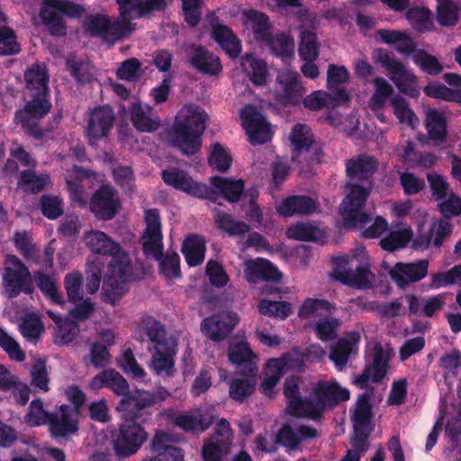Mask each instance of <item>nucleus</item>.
I'll use <instances>...</instances> for the list:
<instances>
[{
	"label": "nucleus",
	"mask_w": 461,
	"mask_h": 461,
	"mask_svg": "<svg viewBox=\"0 0 461 461\" xmlns=\"http://www.w3.org/2000/svg\"><path fill=\"white\" fill-rule=\"evenodd\" d=\"M299 379L287 378L284 384V395L287 402V411L297 417L315 419L328 405L349 399V391L337 382L319 381L311 385L309 395L303 399L300 395Z\"/></svg>",
	"instance_id": "nucleus-1"
},
{
	"label": "nucleus",
	"mask_w": 461,
	"mask_h": 461,
	"mask_svg": "<svg viewBox=\"0 0 461 461\" xmlns=\"http://www.w3.org/2000/svg\"><path fill=\"white\" fill-rule=\"evenodd\" d=\"M86 247L95 254L111 255L112 260L103 285V299L115 304L125 293L124 285L131 277V258L106 233L91 230L85 234Z\"/></svg>",
	"instance_id": "nucleus-2"
},
{
	"label": "nucleus",
	"mask_w": 461,
	"mask_h": 461,
	"mask_svg": "<svg viewBox=\"0 0 461 461\" xmlns=\"http://www.w3.org/2000/svg\"><path fill=\"white\" fill-rule=\"evenodd\" d=\"M119 19L111 22L105 14L88 16L85 21L86 31L91 35L98 36L106 41H115L129 34L132 30L131 23L154 10H161L166 6L165 0H117Z\"/></svg>",
	"instance_id": "nucleus-3"
},
{
	"label": "nucleus",
	"mask_w": 461,
	"mask_h": 461,
	"mask_svg": "<svg viewBox=\"0 0 461 461\" xmlns=\"http://www.w3.org/2000/svg\"><path fill=\"white\" fill-rule=\"evenodd\" d=\"M207 114L196 104H185L176 113L169 134L173 145L186 155L196 153L202 145Z\"/></svg>",
	"instance_id": "nucleus-4"
},
{
	"label": "nucleus",
	"mask_w": 461,
	"mask_h": 461,
	"mask_svg": "<svg viewBox=\"0 0 461 461\" xmlns=\"http://www.w3.org/2000/svg\"><path fill=\"white\" fill-rule=\"evenodd\" d=\"M368 197V189L353 186L343 199L339 206V213L346 228L359 229L366 238L379 237L388 229V222L377 216L370 223L368 215L364 212V206Z\"/></svg>",
	"instance_id": "nucleus-5"
},
{
	"label": "nucleus",
	"mask_w": 461,
	"mask_h": 461,
	"mask_svg": "<svg viewBox=\"0 0 461 461\" xmlns=\"http://www.w3.org/2000/svg\"><path fill=\"white\" fill-rule=\"evenodd\" d=\"M146 228L142 235V248L146 256L153 257L160 262L161 274L168 278L180 276V258L176 253L163 256L161 223L158 212L149 209L145 212Z\"/></svg>",
	"instance_id": "nucleus-6"
},
{
	"label": "nucleus",
	"mask_w": 461,
	"mask_h": 461,
	"mask_svg": "<svg viewBox=\"0 0 461 461\" xmlns=\"http://www.w3.org/2000/svg\"><path fill=\"white\" fill-rule=\"evenodd\" d=\"M366 258V249L358 248L350 254L333 257L331 276L342 284L359 289L372 286L375 276L362 265Z\"/></svg>",
	"instance_id": "nucleus-7"
},
{
	"label": "nucleus",
	"mask_w": 461,
	"mask_h": 461,
	"mask_svg": "<svg viewBox=\"0 0 461 461\" xmlns=\"http://www.w3.org/2000/svg\"><path fill=\"white\" fill-rule=\"evenodd\" d=\"M372 58L375 63L381 65L387 71L389 78L402 94L411 98L420 95V88L417 76L396 59L393 52L378 48L373 51Z\"/></svg>",
	"instance_id": "nucleus-8"
},
{
	"label": "nucleus",
	"mask_w": 461,
	"mask_h": 461,
	"mask_svg": "<svg viewBox=\"0 0 461 461\" xmlns=\"http://www.w3.org/2000/svg\"><path fill=\"white\" fill-rule=\"evenodd\" d=\"M2 277L5 294L9 298L32 292V279L28 267L14 255L5 257Z\"/></svg>",
	"instance_id": "nucleus-9"
},
{
	"label": "nucleus",
	"mask_w": 461,
	"mask_h": 461,
	"mask_svg": "<svg viewBox=\"0 0 461 461\" xmlns=\"http://www.w3.org/2000/svg\"><path fill=\"white\" fill-rule=\"evenodd\" d=\"M84 9L68 0H42V7L40 13L43 23L49 26L51 34H65V27L62 16L80 17Z\"/></svg>",
	"instance_id": "nucleus-10"
},
{
	"label": "nucleus",
	"mask_w": 461,
	"mask_h": 461,
	"mask_svg": "<svg viewBox=\"0 0 461 461\" xmlns=\"http://www.w3.org/2000/svg\"><path fill=\"white\" fill-rule=\"evenodd\" d=\"M303 356L296 350H292L278 358H271L266 364L263 380L260 384L262 393L267 396L276 393V387L288 369L301 368Z\"/></svg>",
	"instance_id": "nucleus-11"
},
{
	"label": "nucleus",
	"mask_w": 461,
	"mask_h": 461,
	"mask_svg": "<svg viewBox=\"0 0 461 461\" xmlns=\"http://www.w3.org/2000/svg\"><path fill=\"white\" fill-rule=\"evenodd\" d=\"M368 347H372L373 350L372 363L366 366L362 375L354 379V384L362 389L367 387L369 382L376 383L385 376L389 368L388 362L394 355L389 346L384 348L378 343H370Z\"/></svg>",
	"instance_id": "nucleus-12"
},
{
	"label": "nucleus",
	"mask_w": 461,
	"mask_h": 461,
	"mask_svg": "<svg viewBox=\"0 0 461 461\" xmlns=\"http://www.w3.org/2000/svg\"><path fill=\"white\" fill-rule=\"evenodd\" d=\"M170 396V393L164 387H157L153 392L136 390L127 394L118 403L116 410L123 416L131 415L143 409L162 402Z\"/></svg>",
	"instance_id": "nucleus-13"
},
{
	"label": "nucleus",
	"mask_w": 461,
	"mask_h": 461,
	"mask_svg": "<svg viewBox=\"0 0 461 461\" xmlns=\"http://www.w3.org/2000/svg\"><path fill=\"white\" fill-rule=\"evenodd\" d=\"M233 433L230 422L226 419L218 420L215 433L208 438L203 447L202 456L204 461H221L222 456L230 450Z\"/></svg>",
	"instance_id": "nucleus-14"
},
{
	"label": "nucleus",
	"mask_w": 461,
	"mask_h": 461,
	"mask_svg": "<svg viewBox=\"0 0 461 461\" xmlns=\"http://www.w3.org/2000/svg\"><path fill=\"white\" fill-rule=\"evenodd\" d=\"M147 438L144 429L136 422L125 420L113 440V449L120 456L135 454Z\"/></svg>",
	"instance_id": "nucleus-15"
},
{
	"label": "nucleus",
	"mask_w": 461,
	"mask_h": 461,
	"mask_svg": "<svg viewBox=\"0 0 461 461\" xmlns=\"http://www.w3.org/2000/svg\"><path fill=\"white\" fill-rule=\"evenodd\" d=\"M240 120L250 143L262 144L271 140V125L254 106L246 105L240 111Z\"/></svg>",
	"instance_id": "nucleus-16"
},
{
	"label": "nucleus",
	"mask_w": 461,
	"mask_h": 461,
	"mask_svg": "<svg viewBox=\"0 0 461 461\" xmlns=\"http://www.w3.org/2000/svg\"><path fill=\"white\" fill-rule=\"evenodd\" d=\"M114 114L108 105L95 108L89 113L86 137L90 145H95L108 136L113 126Z\"/></svg>",
	"instance_id": "nucleus-17"
},
{
	"label": "nucleus",
	"mask_w": 461,
	"mask_h": 461,
	"mask_svg": "<svg viewBox=\"0 0 461 461\" xmlns=\"http://www.w3.org/2000/svg\"><path fill=\"white\" fill-rule=\"evenodd\" d=\"M377 168L376 161L366 156L359 157L350 160L347 164V173L349 177V183L346 186L347 194L353 186L368 189V194L372 189L370 178Z\"/></svg>",
	"instance_id": "nucleus-18"
},
{
	"label": "nucleus",
	"mask_w": 461,
	"mask_h": 461,
	"mask_svg": "<svg viewBox=\"0 0 461 461\" xmlns=\"http://www.w3.org/2000/svg\"><path fill=\"white\" fill-rule=\"evenodd\" d=\"M304 92L296 71L285 68L278 72L275 95L283 104L297 103Z\"/></svg>",
	"instance_id": "nucleus-19"
},
{
	"label": "nucleus",
	"mask_w": 461,
	"mask_h": 461,
	"mask_svg": "<svg viewBox=\"0 0 461 461\" xmlns=\"http://www.w3.org/2000/svg\"><path fill=\"white\" fill-rule=\"evenodd\" d=\"M240 321L237 313L222 312L205 318L201 323L202 332L210 339L220 341L225 339Z\"/></svg>",
	"instance_id": "nucleus-20"
},
{
	"label": "nucleus",
	"mask_w": 461,
	"mask_h": 461,
	"mask_svg": "<svg viewBox=\"0 0 461 461\" xmlns=\"http://www.w3.org/2000/svg\"><path fill=\"white\" fill-rule=\"evenodd\" d=\"M164 182L175 189L197 198L209 196V187L201 182L194 180L185 171L177 168L163 170Z\"/></svg>",
	"instance_id": "nucleus-21"
},
{
	"label": "nucleus",
	"mask_w": 461,
	"mask_h": 461,
	"mask_svg": "<svg viewBox=\"0 0 461 461\" xmlns=\"http://www.w3.org/2000/svg\"><path fill=\"white\" fill-rule=\"evenodd\" d=\"M176 350V342L174 338H167L165 342L155 345V352L150 362V368L162 377L172 376L175 372L174 355Z\"/></svg>",
	"instance_id": "nucleus-22"
},
{
	"label": "nucleus",
	"mask_w": 461,
	"mask_h": 461,
	"mask_svg": "<svg viewBox=\"0 0 461 461\" xmlns=\"http://www.w3.org/2000/svg\"><path fill=\"white\" fill-rule=\"evenodd\" d=\"M79 411L77 408L62 405L50 418V431L55 438H67L78 429Z\"/></svg>",
	"instance_id": "nucleus-23"
},
{
	"label": "nucleus",
	"mask_w": 461,
	"mask_h": 461,
	"mask_svg": "<svg viewBox=\"0 0 461 461\" xmlns=\"http://www.w3.org/2000/svg\"><path fill=\"white\" fill-rule=\"evenodd\" d=\"M120 200L117 193L110 185L99 188L90 201V210L102 220L112 219L118 212Z\"/></svg>",
	"instance_id": "nucleus-24"
},
{
	"label": "nucleus",
	"mask_w": 461,
	"mask_h": 461,
	"mask_svg": "<svg viewBox=\"0 0 461 461\" xmlns=\"http://www.w3.org/2000/svg\"><path fill=\"white\" fill-rule=\"evenodd\" d=\"M50 104L47 95H35L34 98L28 102L23 110L15 113V122L27 131H32L36 122L43 118L50 111Z\"/></svg>",
	"instance_id": "nucleus-25"
},
{
	"label": "nucleus",
	"mask_w": 461,
	"mask_h": 461,
	"mask_svg": "<svg viewBox=\"0 0 461 461\" xmlns=\"http://www.w3.org/2000/svg\"><path fill=\"white\" fill-rule=\"evenodd\" d=\"M428 268L429 261L421 259L413 263H397L389 273L395 284L404 288L411 283L424 278L428 274Z\"/></svg>",
	"instance_id": "nucleus-26"
},
{
	"label": "nucleus",
	"mask_w": 461,
	"mask_h": 461,
	"mask_svg": "<svg viewBox=\"0 0 461 461\" xmlns=\"http://www.w3.org/2000/svg\"><path fill=\"white\" fill-rule=\"evenodd\" d=\"M240 21L248 35L260 42L268 41L271 25L265 14L252 9L244 10L240 13Z\"/></svg>",
	"instance_id": "nucleus-27"
},
{
	"label": "nucleus",
	"mask_w": 461,
	"mask_h": 461,
	"mask_svg": "<svg viewBox=\"0 0 461 461\" xmlns=\"http://www.w3.org/2000/svg\"><path fill=\"white\" fill-rule=\"evenodd\" d=\"M210 195L203 196V198L210 200H215L217 196H222L230 202H235L244 190V183L241 179L216 176L210 178Z\"/></svg>",
	"instance_id": "nucleus-28"
},
{
	"label": "nucleus",
	"mask_w": 461,
	"mask_h": 461,
	"mask_svg": "<svg viewBox=\"0 0 461 461\" xmlns=\"http://www.w3.org/2000/svg\"><path fill=\"white\" fill-rule=\"evenodd\" d=\"M443 78L447 84L456 86L457 89L453 90L442 84L433 83L424 87L425 95L429 97L461 104V75L446 73Z\"/></svg>",
	"instance_id": "nucleus-29"
},
{
	"label": "nucleus",
	"mask_w": 461,
	"mask_h": 461,
	"mask_svg": "<svg viewBox=\"0 0 461 461\" xmlns=\"http://www.w3.org/2000/svg\"><path fill=\"white\" fill-rule=\"evenodd\" d=\"M174 424L185 431L200 433L212 422V416L201 408L181 413L173 419Z\"/></svg>",
	"instance_id": "nucleus-30"
},
{
	"label": "nucleus",
	"mask_w": 461,
	"mask_h": 461,
	"mask_svg": "<svg viewBox=\"0 0 461 461\" xmlns=\"http://www.w3.org/2000/svg\"><path fill=\"white\" fill-rule=\"evenodd\" d=\"M190 65L199 72L207 75H217L221 71L218 57L199 46H192L188 51Z\"/></svg>",
	"instance_id": "nucleus-31"
},
{
	"label": "nucleus",
	"mask_w": 461,
	"mask_h": 461,
	"mask_svg": "<svg viewBox=\"0 0 461 461\" xmlns=\"http://www.w3.org/2000/svg\"><path fill=\"white\" fill-rule=\"evenodd\" d=\"M244 275L250 284L258 280L278 281L282 276L276 267L263 258L247 260L244 263Z\"/></svg>",
	"instance_id": "nucleus-32"
},
{
	"label": "nucleus",
	"mask_w": 461,
	"mask_h": 461,
	"mask_svg": "<svg viewBox=\"0 0 461 461\" xmlns=\"http://www.w3.org/2000/svg\"><path fill=\"white\" fill-rule=\"evenodd\" d=\"M359 340V332L352 331L346 338L339 339L331 348L330 358L338 369L342 370L350 356L357 353Z\"/></svg>",
	"instance_id": "nucleus-33"
},
{
	"label": "nucleus",
	"mask_w": 461,
	"mask_h": 461,
	"mask_svg": "<svg viewBox=\"0 0 461 461\" xmlns=\"http://www.w3.org/2000/svg\"><path fill=\"white\" fill-rule=\"evenodd\" d=\"M375 38L377 41L393 46L403 56H410L415 49L413 40L403 31L381 29L375 32Z\"/></svg>",
	"instance_id": "nucleus-34"
},
{
	"label": "nucleus",
	"mask_w": 461,
	"mask_h": 461,
	"mask_svg": "<svg viewBox=\"0 0 461 461\" xmlns=\"http://www.w3.org/2000/svg\"><path fill=\"white\" fill-rule=\"evenodd\" d=\"M173 441L171 436L164 431H158L152 441V450L155 457L145 458L142 461H184L181 449L171 447L167 443Z\"/></svg>",
	"instance_id": "nucleus-35"
},
{
	"label": "nucleus",
	"mask_w": 461,
	"mask_h": 461,
	"mask_svg": "<svg viewBox=\"0 0 461 461\" xmlns=\"http://www.w3.org/2000/svg\"><path fill=\"white\" fill-rule=\"evenodd\" d=\"M230 361L239 366H244L246 372L258 374L257 356L251 351L249 343L240 339L233 341L229 348Z\"/></svg>",
	"instance_id": "nucleus-36"
},
{
	"label": "nucleus",
	"mask_w": 461,
	"mask_h": 461,
	"mask_svg": "<svg viewBox=\"0 0 461 461\" xmlns=\"http://www.w3.org/2000/svg\"><path fill=\"white\" fill-rule=\"evenodd\" d=\"M92 390L110 388L117 395L125 397L129 393L127 381L115 370L106 369L96 375L89 384Z\"/></svg>",
	"instance_id": "nucleus-37"
},
{
	"label": "nucleus",
	"mask_w": 461,
	"mask_h": 461,
	"mask_svg": "<svg viewBox=\"0 0 461 461\" xmlns=\"http://www.w3.org/2000/svg\"><path fill=\"white\" fill-rule=\"evenodd\" d=\"M0 388L9 392L18 404L24 405L30 398L29 386L12 375L3 365H0Z\"/></svg>",
	"instance_id": "nucleus-38"
},
{
	"label": "nucleus",
	"mask_w": 461,
	"mask_h": 461,
	"mask_svg": "<svg viewBox=\"0 0 461 461\" xmlns=\"http://www.w3.org/2000/svg\"><path fill=\"white\" fill-rule=\"evenodd\" d=\"M424 125L429 140L437 144L445 142L447 134V120L444 112L428 109L425 112Z\"/></svg>",
	"instance_id": "nucleus-39"
},
{
	"label": "nucleus",
	"mask_w": 461,
	"mask_h": 461,
	"mask_svg": "<svg viewBox=\"0 0 461 461\" xmlns=\"http://www.w3.org/2000/svg\"><path fill=\"white\" fill-rule=\"evenodd\" d=\"M131 120L140 131L150 132L157 130L159 125V119L152 108L140 102L132 104Z\"/></svg>",
	"instance_id": "nucleus-40"
},
{
	"label": "nucleus",
	"mask_w": 461,
	"mask_h": 461,
	"mask_svg": "<svg viewBox=\"0 0 461 461\" xmlns=\"http://www.w3.org/2000/svg\"><path fill=\"white\" fill-rule=\"evenodd\" d=\"M316 429L310 426L299 425L293 428L290 425H285L277 435V441L286 448L294 449L301 442L312 438L316 437Z\"/></svg>",
	"instance_id": "nucleus-41"
},
{
	"label": "nucleus",
	"mask_w": 461,
	"mask_h": 461,
	"mask_svg": "<svg viewBox=\"0 0 461 461\" xmlns=\"http://www.w3.org/2000/svg\"><path fill=\"white\" fill-rule=\"evenodd\" d=\"M349 100V95L345 89H339L336 95L328 94L325 91H314L303 99V104L306 108L313 111L321 110L325 107L333 106L339 104L346 103Z\"/></svg>",
	"instance_id": "nucleus-42"
},
{
	"label": "nucleus",
	"mask_w": 461,
	"mask_h": 461,
	"mask_svg": "<svg viewBox=\"0 0 461 461\" xmlns=\"http://www.w3.org/2000/svg\"><path fill=\"white\" fill-rule=\"evenodd\" d=\"M452 231V226L447 219H441L431 223L428 233L420 234L414 240V245L419 249H426L431 242L439 247L443 240Z\"/></svg>",
	"instance_id": "nucleus-43"
},
{
	"label": "nucleus",
	"mask_w": 461,
	"mask_h": 461,
	"mask_svg": "<svg viewBox=\"0 0 461 461\" xmlns=\"http://www.w3.org/2000/svg\"><path fill=\"white\" fill-rule=\"evenodd\" d=\"M316 208V203L312 198L304 195H293L283 200L276 210L281 215L290 217L295 214L313 212Z\"/></svg>",
	"instance_id": "nucleus-44"
},
{
	"label": "nucleus",
	"mask_w": 461,
	"mask_h": 461,
	"mask_svg": "<svg viewBox=\"0 0 461 461\" xmlns=\"http://www.w3.org/2000/svg\"><path fill=\"white\" fill-rule=\"evenodd\" d=\"M241 68L255 86H265L268 80V68L265 60L252 55H246L241 59Z\"/></svg>",
	"instance_id": "nucleus-45"
},
{
	"label": "nucleus",
	"mask_w": 461,
	"mask_h": 461,
	"mask_svg": "<svg viewBox=\"0 0 461 461\" xmlns=\"http://www.w3.org/2000/svg\"><path fill=\"white\" fill-rule=\"evenodd\" d=\"M212 37L221 49L230 57L236 58L240 52V44L237 37L227 27L214 23V16H211Z\"/></svg>",
	"instance_id": "nucleus-46"
},
{
	"label": "nucleus",
	"mask_w": 461,
	"mask_h": 461,
	"mask_svg": "<svg viewBox=\"0 0 461 461\" xmlns=\"http://www.w3.org/2000/svg\"><path fill=\"white\" fill-rule=\"evenodd\" d=\"M370 418L369 396L364 393L358 397L352 417L355 433L360 438L365 439L367 436Z\"/></svg>",
	"instance_id": "nucleus-47"
},
{
	"label": "nucleus",
	"mask_w": 461,
	"mask_h": 461,
	"mask_svg": "<svg viewBox=\"0 0 461 461\" xmlns=\"http://www.w3.org/2000/svg\"><path fill=\"white\" fill-rule=\"evenodd\" d=\"M411 229L402 223L392 227L388 235L380 240V245L386 251H394L404 248L411 240Z\"/></svg>",
	"instance_id": "nucleus-48"
},
{
	"label": "nucleus",
	"mask_w": 461,
	"mask_h": 461,
	"mask_svg": "<svg viewBox=\"0 0 461 461\" xmlns=\"http://www.w3.org/2000/svg\"><path fill=\"white\" fill-rule=\"evenodd\" d=\"M333 309L334 307L325 300L307 299L299 311V316L316 324L318 321L328 318Z\"/></svg>",
	"instance_id": "nucleus-49"
},
{
	"label": "nucleus",
	"mask_w": 461,
	"mask_h": 461,
	"mask_svg": "<svg viewBox=\"0 0 461 461\" xmlns=\"http://www.w3.org/2000/svg\"><path fill=\"white\" fill-rule=\"evenodd\" d=\"M445 299V294H438L420 300L413 295L406 296L411 312H423L428 317L433 316L435 312L443 307Z\"/></svg>",
	"instance_id": "nucleus-50"
},
{
	"label": "nucleus",
	"mask_w": 461,
	"mask_h": 461,
	"mask_svg": "<svg viewBox=\"0 0 461 461\" xmlns=\"http://www.w3.org/2000/svg\"><path fill=\"white\" fill-rule=\"evenodd\" d=\"M89 176V172L77 166H74L71 171L68 170L65 178L72 203L85 205L87 200V194L77 182L73 181V177L79 180Z\"/></svg>",
	"instance_id": "nucleus-51"
},
{
	"label": "nucleus",
	"mask_w": 461,
	"mask_h": 461,
	"mask_svg": "<svg viewBox=\"0 0 461 461\" xmlns=\"http://www.w3.org/2000/svg\"><path fill=\"white\" fill-rule=\"evenodd\" d=\"M182 252L189 267H196L204 259L205 241L198 235L187 237L182 246Z\"/></svg>",
	"instance_id": "nucleus-52"
},
{
	"label": "nucleus",
	"mask_w": 461,
	"mask_h": 461,
	"mask_svg": "<svg viewBox=\"0 0 461 461\" xmlns=\"http://www.w3.org/2000/svg\"><path fill=\"white\" fill-rule=\"evenodd\" d=\"M48 314L55 321L57 326L54 337L55 343L62 346L71 342L79 331L77 324L68 319L63 320L52 311H48Z\"/></svg>",
	"instance_id": "nucleus-53"
},
{
	"label": "nucleus",
	"mask_w": 461,
	"mask_h": 461,
	"mask_svg": "<svg viewBox=\"0 0 461 461\" xmlns=\"http://www.w3.org/2000/svg\"><path fill=\"white\" fill-rule=\"evenodd\" d=\"M289 239L303 241L322 242L325 235L321 230L309 222H298L290 226L286 230Z\"/></svg>",
	"instance_id": "nucleus-54"
},
{
	"label": "nucleus",
	"mask_w": 461,
	"mask_h": 461,
	"mask_svg": "<svg viewBox=\"0 0 461 461\" xmlns=\"http://www.w3.org/2000/svg\"><path fill=\"white\" fill-rule=\"evenodd\" d=\"M257 374L246 373L242 378H236L230 384V397L236 402H243L252 394L257 385Z\"/></svg>",
	"instance_id": "nucleus-55"
},
{
	"label": "nucleus",
	"mask_w": 461,
	"mask_h": 461,
	"mask_svg": "<svg viewBox=\"0 0 461 461\" xmlns=\"http://www.w3.org/2000/svg\"><path fill=\"white\" fill-rule=\"evenodd\" d=\"M393 112L399 122L411 129L419 125V118L410 107L407 100L400 95H395L391 99Z\"/></svg>",
	"instance_id": "nucleus-56"
},
{
	"label": "nucleus",
	"mask_w": 461,
	"mask_h": 461,
	"mask_svg": "<svg viewBox=\"0 0 461 461\" xmlns=\"http://www.w3.org/2000/svg\"><path fill=\"white\" fill-rule=\"evenodd\" d=\"M289 140L293 150L297 153L309 150L314 143V138L311 129L307 125L301 123L296 124L293 128Z\"/></svg>",
	"instance_id": "nucleus-57"
},
{
	"label": "nucleus",
	"mask_w": 461,
	"mask_h": 461,
	"mask_svg": "<svg viewBox=\"0 0 461 461\" xmlns=\"http://www.w3.org/2000/svg\"><path fill=\"white\" fill-rule=\"evenodd\" d=\"M27 87L35 90L36 95H47L48 76L42 65H34L25 72Z\"/></svg>",
	"instance_id": "nucleus-58"
},
{
	"label": "nucleus",
	"mask_w": 461,
	"mask_h": 461,
	"mask_svg": "<svg viewBox=\"0 0 461 461\" xmlns=\"http://www.w3.org/2000/svg\"><path fill=\"white\" fill-rule=\"evenodd\" d=\"M215 222L219 229L230 236H243L249 230V226L240 221H236L231 215L217 212L214 216Z\"/></svg>",
	"instance_id": "nucleus-59"
},
{
	"label": "nucleus",
	"mask_w": 461,
	"mask_h": 461,
	"mask_svg": "<svg viewBox=\"0 0 461 461\" xmlns=\"http://www.w3.org/2000/svg\"><path fill=\"white\" fill-rule=\"evenodd\" d=\"M208 162L214 169L226 172L231 166L232 157L225 147L219 143H214L211 147Z\"/></svg>",
	"instance_id": "nucleus-60"
},
{
	"label": "nucleus",
	"mask_w": 461,
	"mask_h": 461,
	"mask_svg": "<svg viewBox=\"0 0 461 461\" xmlns=\"http://www.w3.org/2000/svg\"><path fill=\"white\" fill-rule=\"evenodd\" d=\"M375 91L370 98L369 104L373 110L382 108L388 97L393 94V86L382 77H376L373 80Z\"/></svg>",
	"instance_id": "nucleus-61"
},
{
	"label": "nucleus",
	"mask_w": 461,
	"mask_h": 461,
	"mask_svg": "<svg viewBox=\"0 0 461 461\" xmlns=\"http://www.w3.org/2000/svg\"><path fill=\"white\" fill-rule=\"evenodd\" d=\"M258 312L267 316L286 319L293 312V307L287 302H274L263 299L258 303Z\"/></svg>",
	"instance_id": "nucleus-62"
},
{
	"label": "nucleus",
	"mask_w": 461,
	"mask_h": 461,
	"mask_svg": "<svg viewBox=\"0 0 461 461\" xmlns=\"http://www.w3.org/2000/svg\"><path fill=\"white\" fill-rule=\"evenodd\" d=\"M264 43L267 44L273 52L282 57L284 60L290 59L294 51V40L285 34L277 35L274 37L273 39L268 37V41H265Z\"/></svg>",
	"instance_id": "nucleus-63"
},
{
	"label": "nucleus",
	"mask_w": 461,
	"mask_h": 461,
	"mask_svg": "<svg viewBox=\"0 0 461 461\" xmlns=\"http://www.w3.org/2000/svg\"><path fill=\"white\" fill-rule=\"evenodd\" d=\"M454 285H461V266H456L447 271L433 274L430 277V287L433 289Z\"/></svg>",
	"instance_id": "nucleus-64"
}]
</instances>
